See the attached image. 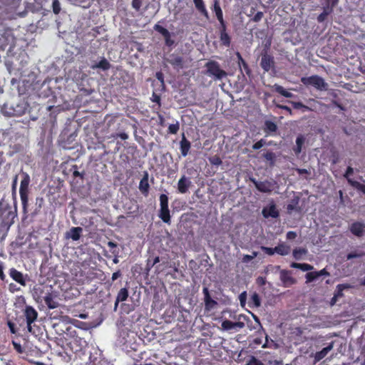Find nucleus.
<instances>
[{"label": "nucleus", "mask_w": 365, "mask_h": 365, "mask_svg": "<svg viewBox=\"0 0 365 365\" xmlns=\"http://www.w3.org/2000/svg\"><path fill=\"white\" fill-rule=\"evenodd\" d=\"M142 5L141 0H133L132 1V6L133 9H135L136 11H139Z\"/></svg>", "instance_id": "nucleus-61"}, {"label": "nucleus", "mask_w": 365, "mask_h": 365, "mask_svg": "<svg viewBox=\"0 0 365 365\" xmlns=\"http://www.w3.org/2000/svg\"><path fill=\"white\" fill-rule=\"evenodd\" d=\"M44 204V199L42 197H37L36 198V210H35V214L38 213L40 210L42 208L43 205Z\"/></svg>", "instance_id": "nucleus-43"}, {"label": "nucleus", "mask_w": 365, "mask_h": 365, "mask_svg": "<svg viewBox=\"0 0 365 365\" xmlns=\"http://www.w3.org/2000/svg\"><path fill=\"white\" fill-rule=\"evenodd\" d=\"M202 293L204 294V302H205V309L207 310H210L217 304V302L214 299H212L207 287H203Z\"/></svg>", "instance_id": "nucleus-17"}, {"label": "nucleus", "mask_w": 365, "mask_h": 365, "mask_svg": "<svg viewBox=\"0 0 365 365\" xmlns=\"http://www.w3.org/2000/svg\"><path fill=\"white\" fill-rule=\"evenodd\" d=\"M273 88L275 92L285 98H292L293 96V94L291 92L287 91L286 89L284 88L283 86L280 85L274 84Z\"/></svg>", "instance_id": "nucleus-31"}, {"label": "nucleus", "mask_w": 365, "mask_h": 365, "mask_svg": "<svg viewBox=\"0 0 365 365\" xmlns=\"http://www.w3.org/2000/svg\"><path fill=\"white\" fill-rule=\"evenodd\" d=\"M191 148V143L187 139L185 134L184 133L181 135V140L180 141V150L182 156L186 157Z\"/></svg>", "instance_id": "nucleus-12"}, {"label": "nucleus", "mask_w": 365, "mask_h": 365, "mask_svg": "<svg viewBox=\"0 0 365 365\" xmlns=\"http://www.w3.org/2000/svg\"><path fill=\"white\" fill-rule=\"evenodd\" d=\"M297 237V234L294 231H289L287 232L286 238L288 240H294Z\"/></svg>", "instance_id": "nucleus-63"}, {"label": "nucleus", "mask_w": 365, "mask_h": 365, "mask_svg": "<svg viewBox=\"0 0 365 365\" xmlns=\"http://www.w3.org/2000/svg\"><path fill=\"white\" fill-rule=\"evenodd\" d=\"M304 143V138L302 135H299L296 139V146L294 148V152L298 155L302 151V145Z\"/></svg>", "instance_id": "nucleus-36"}, {"label": "nucleus", "mask_w": 365, "mask_h": 365, "mask_svg": "<svg viewBox=\"0 0 365 365\" xmlns=\"http://www.w3.org/2000/svg\"><path fill=\"white\" fill-rule=\"evenodd\" d=\"M52 10L55 14H58L61 10V4L58 0H53Z\"/></svg>", "instance_id": "nucleus-46"}, {"label": "nucleus", "mask_w": 365, "mask_h": 365, "mask_svg": "<svg viewBox=\"0 0 365 365\" xmlns=\"http://www.w3.org/2000/svg\"><path fill=\"white\" fill-rule=\"evenodd\" d=\"M350 232L356 237H362L365 234V224L355 222H353L350 227Z\"/></svg>", "instance_id": "nucleus-13"}, {"label": "nucleus", "mask_w": 365, "mask_h": 365, "mask_svg": "<svg viewBox=\"0 0 365 365\" xmlns=\"http://www.w3.org/2000/svg\"><path fill=\"white\" fill-rule=\"evenodd\" d=\"M262 213L265 218H268L269 217L277 218L279 217V212L274 204H271L269 206L264 207Z\"/></svg>", "instance_id": "nucleus-16"}, {"label": "nucleus", "mask_w": 365, "mask_h": 365, "mask_svg": "<svg viewBox=\"0 0 365 365\" xmlns=\"http://www.w3.org/2000/svg\"><path fill=\"white\" fill-rule=\"evenodd\" d=\"M297 203L298 200H292V202L287 205V210L289 211L295 210L297 209Z\"/></svg>", "instance_id": "nucleus-64"}, {"label": "nucleus", "mask_w": 365, "mask_h": 365, "mask_svg": "<svg viewBox=\"0 0 365 365\" xmlns=\"http://www.w3.org/2000/svg\"><path fill=\"white\" fill-rule=\"evenodd\" d=\"M148 181L149 175L148 172H145L138 186L139 190L145 197H147L149 194L150 185Z\"/></svg>", "instance_id": "nucleus-9"}, {"label": "nucleus", "mask_w": 365, "mask_h": 365, "mask_svg": "<svg viewBox=\"0 0 365 365\" xmlns=\"http://www.w3.org/2000/svg\"><path fill=\"white\" fill-rule=\"evenodd\" d=\"M290 267L295 269H299L303 272L312 271L314 267L307 263L292 262Z\"/></svg>", "instance_id": "nucleus-27"}, {"label": "nucleus", "mask_w": 365, "mask_h": 365, "mask_svg": "<svg viewBox=\"0 0 365 365\" xmlns=\"http://www.w3.org/2000/svg\"><path fill=\"white\" fill-rule=\"evenodd\" d=\"M263 130L267 133V135H270L271 133L277 131V125L274 122L267 120L264 122Z\"/></svg>", "instance_id": "nucleus-25"}, {"label": "nucleus", "mask_w": 365, "mask_h": 365, "mask_svg": "<svg viewBox=\"0 0 365 365\" xmlns=\"http://www.w3.org/2000/svg\"><path fill=\"white\" fill-rule=\"evenodd\" d=\"M212 9L215 12L218 21L224 20L223 12L217 0H215Z\"/></svg>", "instance_id": "nucleus-28"}, {"label": "nucleus", "mask_w": 365, "mask_h": 365, "mask_svg": "<svg viewBox=\"0 0 365 365\" xmlns=\"http://www.w3.org/2000/svg\"><path fill=\"white\" fill-rule=\"evenodd\" d=\"M12 345L15 351L19 354H23L24 352V349L21 345L20 342H18L15 340L12 341Z\"/></svg>", "instance_id": "nucleus-51"}, {"label": "nucleus", "mask_w": 365, "mask_h": 365, "mask_svg": "<svg viewBox=\"0 0 365 365\" xmlns=\"http://www.w3.org/2000/svg\"><path fill=\"white\" fill-rule=\"evenodd\" d=\"M247 365H283L282 361L277 359L265 361V364L261 362L255 357H252Z\"/></svg>", "instance_id": "nucleus-20"}, {"label": "nucleus", "mask_w": 365, "mask_h": 365, "mask_svg": "<svg viewBox=\"0 0 365 365\" xmlns=\"http://www.w3.org/2000/svg\"><path fill=\"white\" fill-rule=\"evenodd\" d=\"M264 17V13L262 11H257L255 15L251 18V21L253 22H259Z\"/></svg>", "instance_id": "nucleus-53"}, {"label": "nucleus", "mask_w": 365, "mask_h": 365, "mask_svg": "<svg viewBox=\"0 0 365 365\" xmlns=\"http://www.w3.org/2000/svg\"><path fill=\"white\" fill-rule=\"evenodd\" d=\"M168 62L174 67L178 68H183V58L180 56L171 55Z\"/></svg>", "instance_id": "nucleus-23"}, {"label": "nucleus", "mask_w": 365, "mask_h": 365, "mask_svg": "<svg viewBox=\"0 0 365 365\" xmlns=\"http://www.w3.org/2000/svg\"><path fill=\"white\" fill-rule=\"evenodd\" d=\"M365 256V253L362 251H355V252H350L347 255H346V259L347 260H349V259H352L354 258H359V257H362Z\"/></svg>", "instance_id": "nucleus-42"}, {"label": "nucleus", "mask_w": 365, "mask_h": 365, "mask_svg": "<svg viewBox=\"0 0 365 365\" xmlns=\"http://www.w3.org/2000/svg\"><path fill=\"white\" fill-rule=\"evenodd\" d=\"M255 187L261 192L269 193L275 187L276 182L274 180L258 181L256 179L251 180Z\"/></svg>", "instance_id": "nucleus-8"}, {"label": "nucleus", "mask_w": 365, "mask_h": 365, "mask_svg": "<svg viewBox=\"0 0 365 365\" xmlns=\"http://www.w3.org/2000/svg\"><path fill=\"white\" fill-rule=\"evenodd\" d=\"M128 297V290L127 288H121L117 294V302H124Z\"/></svg>", "instance_id": "nucleus-35"}, {"label": "nucleus", "mask_w": 365, "mask_h": 365, "mask_svg": "<svg viewBox=\"0 0 365 365\" xmlns=\"http://www.w3.org/2000/svg\"><path fill=\"white\" fill-rule=\"evenodd\" d=\"M334 341L329 343L326 347L323 348L321 351L315 353L314 356V364H317L322 359H323L328 353L333 349Z\"/></svg>", "instance_id": "nucleus-14"}, {"label": "nucleus", "mask_w": 365, "mask_h": 365, "mask_svg": "<svg viewBox=\"0 0 365 365\" xmlns=\"http://www.w3.org/2000/svg\"><path fill=\"white\" fill-rule=\"evenodd\" d=\"M159 217L167 224H170V210L168 209H160Z\"/></svg>", "instance_id": "nucleus-30"}, {"label": "nucleus", "mask_w": 365, "mask_h": 365, "mask_svg": "<svg viewBox=\"0 0 365 365\" xmlns=\"http://www.w3.org/2000/svg\"><path fill=\"white\" fill-rule=\"evenodd\" d=\"M236 55H237V57L238 59L239 66L240 68L242 67L244 68V70L245 71L246 73L249 75L251 73V71L249 68L247 63L245 61V60L242 58V56H241V54L239 52H237Z\"/></svg>", "instance_id": "nucleus-32"}, {"label": "nucleus", "mask_w": 365, "mask_h": 365, "mask_svg": "<svg viewBox=\"0 0 365 365\" xmlns=\"http://www.w3.org/2000/svg\"><path fill=\"white\" fill-rule=\"evenodd\" d=\"M160 209H168V197L165 194H161L159 197Z\"/></svg>", "instance_id": "nucleus-39"}, {"label": "nucleus", "mask_w": 365, "mask_h": 365, "mask_svg": "<svg viewBox=\"0 0 365 365\" xmlns=\"http://www.w3.org/2000/svg\"><path fill=\"white\" fill-rule=\"evenodd\" d=\"M260 66L264 72L275 70V61L274 56L264 49L261 53Z\"/></svg>", "instance_id": "nucleus-6"}, {"label": "nucleus", "mask_w": 365, "mask_h": 365, "mask_svg": "<svg viewBox=\"0 0 365 365\" xmlns=\"http://www.w3.org/2000/svg\"><path fill=\"white\" fill-rule=\"evenodd\" d=\"M191 181L189 178L182 175L178 182V190L180 193L185 194L188 191L189 187L191 186Z\"/></svg>", "instance_id": "nucleus-15"}, {"label": "nucleus", "mask_w": 365, "mask_h": 365, "mask_svg": "<svg viewBox=\"0 0 365 365\" xmlns=\"http://www.w3.org/2000/svg\"><path fill=\"white\" fill-rule=\"evenodd\" d=\"M351 184L354 185L359 190L365 194V184H361L358 182H353Z\"/></svg>", "instance_id": "nucleus-58"}, {"label": "nucleus", "mask_w": 365, "mask_h": 365, "mask_svg": "<svg viewBox=\"0 0 365 365\" xmlns=\"http://www.w3.org/2000/svg\"><path fill=\"white\" fill-rule=\"evenodd\" d=\"M263 157L269 162L270 165H274L276 160V155L273 152L267 151L263 154Z\"/></svg>", "instance_id": "nucleus-40"}, {"label": "nucleus", "mask_w": 365, "mask_h": 365, "mask_svg": "<svg viewBox=\"0 0 365 365\" xmlns=\"http://www.w3.org/2000/svg\"><path fill=\"white\" fill-rule=\"evenodd\" d=\"M292 104L295 109H303L304 111L310 110L308 106L304 105L302 102H292Z\"/></svg>", "instance_id": "nucleus-52"}, {"label": "nucleus", "mask_w": 365, "mask_h": 365, "mask_svg": "<svg viewBox=\"0 0 365 365\" xmlns=\"http://www.w3.org/2000/svg\"><path fill=\"white\" fill-rule=\"evenodd\" d=\"M305 278H306V282L309 283V282H314V280L317 279L319 277H318L317 271H314V272H307L305 275Z\"/></svg>", "instance_id": "nucleus-41"}, {"label": "nucleus", "mask_w": 365, "mask_h": 365, "mask_svg": "<svg viewBox=\"0 0 365 365\" xmlns=\"http://www.w3.org/2000/svg\"><path fill=\"white\" fill-rule=\"evenodd\" d=\"M275 251L279 255L286 256L290 253L291 247L285 242H280L275 247Z\"/></svg>", "instance_id": "nucleus-21"}, {"label": "nucleus", "mask_w": 365, "mask_h": 365, "mask_svg": "<svg viewBox=\"0 0 365 365\" xmlns=\"http://www.w3.org/2000/svg\"><path fill=\"white\" fill-rule=\"evenodd\" d=\"M257 256V252L254 251L252 252V255H244L242 259V262L244 263H248L251 260H252L255 257Z\"/></svg>", "instance_id": "nucleus-50"}, {"label": "nucleus", "mask_w": 365, "mask_h": 365, "mask_svg": "<svg viewBox=\"0 0 365 365\" xmlns=\"http://www.w3.org/2000/svg\"><path fill=\"white\" fill-rule=\"evenodd\" d=\"M211 165L219 166L222 163L221 158L218 155H214L209 158Z\"/></svg>", "instance_id": "nucleus-49"}, {"label": "nucleus", "mask_w": 365, "mask_h": 365, "mask_svg": "<svg viewBox=\"0 0 365 365\" xmlns=\"http://www.w3.org/2000/svg\"><path fill=\"white\" fill-rule=\"evenodd\" d=\"M21 184L19 187V195L22 204V211L24 215L28 212L29 195L30 192L29 185L31 178L29 175L24 171L21 172Z\"/></svg>", "instance_id": "nucleus-3"}, {"label": "nucleus", "mask_w": 365, "mask_h": 365, "mask_svg": "<svg viewBox=\"0 0 365 365\" xmlns=\"http://www.w3.org/2000/svg\"><path fill=\"white\" fill-rule=\"evenodd\" d=\"M220 26H219V31L220 33L227 32V24L225 21V20L220 21Z\"/></svg>", "instance_id": "nucleus-60"}, {"label": "nucleus", "mask_w": 365, "mask_h": 365, "mask_svg": "<svg viewBox=\"0 0 365 365\" xmlns=\"http://www.w3.org/2000/svg\"><path fill=\"white\" fill-rule=\"evenodd\" d=\"M151 101L158 104V110H159L161 107V97L159 94L153 92L151 97Z\"/></svg>", "instance_id": "nucleus-48"}, {"label": "nucleus", "mask_w": 365, "mask_h": 365, "mask_svg": "<svg viewBox=\"0 0 365 365\" xmlns=\"http://www.w3.org/2000/svg\"><path fill=\"white\" fill-rule=\"evenodd\" d=\"M308 250L304 247H297L293 250L292 256L296 260L302 259V256L307 255Z\"/></svg>", "instance_id": "nucleus-29"}, {"label": "nucleus", "mask_w": 365, "mask_h": 365, "mask_svg": "<svg viewBox=\"0 0 365 365\" xmlns=\"http://www.w3.org/2000/svg\"><path fill=\"white\" fill-rule=\"evenodd\" d=\"M196 9L207 19H209V14L205 8L202 0H193Z\"/></svg>", "instance_id": "nucleus-24"}, {"label": "nucleus", "mask_w": 365, "mask_h": 365, "mask_svg": "<svg viewBox=\"0 0 365 365\" xmlns=\"http://www.w3.org/2000/svg\"><path fill=\"white\" fill-rule=\"evenodd\" d=\"M332 12L329 7H323V11L317 16V21L323 23Z\"/></svg>", "instance_id": "nucleus-33"}, {"label": "nucleus", "mask_w": 365, "mask_h": 365, "mask_svg": "<svg viewBox=\"0 0 365 365\" xmlns=\"http://www.w3.org/2000/svg\"><path fill=\"white\" fill-rule=\"evenodd\" d=\"M280 279L284 286L292 285L296 282L295 279L291 276L290 271L285 269L280 272Z\"/></svg>", "instance_id": "nucleus-18"}, {"label": "nucleus", "mask_w": 365, "mask_h": 365, "mask_svg": "<svg viewBox=\"0 0 365 365\" xmlns=\"http://www.w3.org/2000/svg\"><path fill=\"white\" fill-rule=\"evenodd\" d=\"M24 315L26 320L27 329L29 332L34 333L33 331L32 323H34L37 317V311L31 306L26 305L24 310Z\"/></svg>", "instance_id": "nucleus-7"}, {"label": "nucleus", "mask_w": 365, "mask_h": 365, "mask_svg": "<svg viewBox=\"0 0 365 365\" xmlns=\"http://www.w3.org/2000/svg\"><path fill=\"white\" fill-rule=\"evenodd\" d=\"M43 298L45 304L49 309H53L58 307V303L54 299L51 293H47Z\"/></svg>", "instance_id": "nucleus-22"}, {"label": "nucleus", "mask_w": 365, "mask_h": 365, "mask_svg": "<svg viewBox=\"0 0 365 365\" xmlns=\"http://www.w3.org/2000/svg\"><path fill=\"white\" fill-rule=\"evenodd\" d=\"M60 341L67 354L68 351H70L79 357L85 354V349L88 345L87 341L79 335L76 329L68 327Z\"/></svg>", "instance_id": "nucleus-1"}, {"label": "nucleus", "mask_w": 365, "mask_h": 365, "mask_svg": "<svg viewBox=\"0 0 365 365\" xmlns=\"http://www.w3.org/2000/svg\"><path fill=\"white\" fill-rule=\"evenodd\" d=\"M261 250L264 253H266L267 255H270V256L277 253V251H275V247H267L262 246Z\"/></svg>", "instance_id": "nucleus-54"}, {"label": "nucleus", "mask_w": 365, "mask_h": 365, "mask_svg": "<svg viewBox=\"0 0 365 365\" xmlns=\"http://www.w3.org/2000/svg\"><path fill=\"white\" fill-rule=\"evenodd\" d=\"M179 129H180V124L177 121L175 123L170 124L168 126V133H170V134H176L178 132Z\"/></svg>", "instance_id": "nucleus-45"}, {"label": "nucleus", "mask_w": 365, "mask_h": 365, "mask_svg": "<svg viewBox=\"0 0 365 365\" xmlns=\"http://www.w3.org/2000/svg\"><path fill=\"white\" fill-rule=\"evenodd\" d=\"M220 40L222 45L229 47L231 44V37L227 34V32L220 33Z\"/></svg>", "instance_id": "nucleus-34"}, {"label": "nucleus", "mask_w": 365, "mask_h": 365, "mask_svg": "<svg viewBox=\"0 0 365 365\" xmlns=\"http://www.w3.org/2000/svg\"><path fill=\"white\" fill-rule=\"evenodd\" d=\"M82 232L83 229L81 227H73L66 233V237L71 238L73 241H77L80 239Z\"/></svg>", "instance_id": "nucleus-19"}, {"label": "nucleus", "mask_w": 365, "mask_h": 365, "mask_svg": "<svg viewBox=\"0 0 365 365\" xmlns=\"http://www.w3.org/2000/svg\"><path fill=\"white\" fill-rule=\"evenodd\" d=\"M266 144V141L264 139H261L252 145L253 150H259Z\"/></svg>", "instance_id": "nucleus-56"}, {"label": "nucleus", "mask_w": 365, "mask_h": 365, "mask_svg": "<svg viewBox=\"0 0 365 365\" xmlns=\"http://www.w3.org/2000/svg\"><path fill=\"white\" fill-rule=\"evenodd\" d=\"M349 288V285L346 284H339L336 286V291L334 295V299L341 297L343 296V291L345 289Z\"/></svg>", "instance_id": "nucleus-37"}, {"label": "nucleus", "mask_w": 365, "mask_h": 365, "mask_svg": "<svg viewBox=\"0 0 365 365\" xmlns=\"http://www.w3.org/2000/svg\"><path fill=\"white\" fill-rule=\"evenodd\" d=\"M17 218V207L16 204L12 207L3 197L0 200V240H4L8 232Z\"/></svg>", "instance_id": "nucleus-2"}, {"label": "nucleus", "mask_w": 365, "mask_h": 365, "mask_svg": "<svg viewBox=\"0 0 365 365\" xmlns=\"http://www.w3.org/2000/svg\"><path fill=\"white\" fill-rule=\"evenodd\" d=\"M26 107L25 104H21V105L18 104L16 106V109H14L13 113H11V114L13 115L21 116L26 113Z\"/></svg>", "instance_id": "nucleus-38"}, {"label": "nucleus", "mask_w": 365, "mask_h": 365, "mask_svg": "<svg viewBox=\"0 0 365 365\" xmlns=\"http://www.w3.org/2000/svg\"><path fill=\"white\" fill-rule=\"evenodd\" d=\"M9 274L13 280H14L15 282H16L17 283L20 284L22 286H26V281L22 272L18 271L15 268H11L9 269Z\"/></svg>", "instance_id": "nucleus-11"}, {"label": "nucleus", "mask_w": 365, "mask_h": 365, "mask_svg": "<svg viewBox=\"0 0 365 365\" xmlns=\"http://www.w3.org/2000/svg\"><path fill=\"white\" fill-rule=\"evenodd\" d=\"M154 29L155 31L160 33L163 36H168L169 33V31L167 29L163 27L162 26L158 24L154 26Z\"/></svg>", "instance_id": "nucleus-44"}, {"label": "nucleus", "mask_w": 365, "mask_h": 365, "mask_svg": "<svg viewBox=\"0 0 365 365\" xmlns=\"http://www.w3.org/2000/svg\"><path fill=\"white\" fill-rule=\"evenodd\" d=\"M324 7H329L333 11L334 8L338 4L339 0H324Z\"/></svg>", "instance_id": "nucleus-47"}, {"label": "nucleus", "mask_w": 365, "mask_h": 365, "mask_svg": "<svg viewBox=\"0 0 365 365\" xmlns=\"http://www.w3.org/2000/svg\"><path fill=\"white\" fill-rule=\"evenodd\" d=\"M222 328L224 330H231V329H241L245 327V323L243 322H233L230 320H224L221 324Z\"/></svg>", "instance_id": "nucleus-10"}, {"label": "nucleus", "mask_w": 365, "mask_h": 365, "mask_svg": "<svg viewBox=\"0 0 365 365\" xmlns=\"http://www.w3.org/2000/svg\"><path fill=\"white\" fill-rule=\"evenodd\" d=\"M110 66H111V65L108 62V61L106 58H105L104 57H103L98 63H97L95 65H92L91 68H93V69L101 68L103 71H108V69H110Z\"/></svg>", "instance_id": "nucleus-26"}, {"label": "nucleus", "mask_w": 365, "mask_h": 365, "mask_svg": "<svg viewBox=\"0 0 365 365\" xmlns=\"http://www.w3.org/2000/svg\"><path fill=\"white\" fill-rule=\"evenodd\" d=\"M302 83L305 86H312L319 91L327 90V83L324 78L318 75H313L309 77H303Z\"/></svg>", "instance_id": "nucleus-5"}, {"label": "nucleus", "mask_w": 365, "mask_h": 365, "mask_svg": "<svg viewBox=\"0 0 365 365\" xmlns=\"http://www.w3.org/2000/svg\"><path fill=\"white\" fill-rule=\"evenodd\" d=\"M108 246L110 249V252L114 254L115 255H118V252L116 250L117 248V244L114 242L109 241L108 242Z\"/></svg>", "instance_id": "nucleus-57"}, {"label": "nucleus", "mask_w": 365, "mask_h": 365, "mask_svg": "<svg viewBox=\"0 0 365 365\" xmlns=\"http://www.w3.org/2000/svg\"><path fill=\"white\" fill-rule=\"evenodd\" d=\"M163 37L165 38L166 46H171L174 44V41L171 39V35L170 32L168 33V36Z\"/></svg>", "instance_id": "nucleus-62"}, {"label": "nucleus", "mask_w": 365, "mask_h": 365, "mask_svg": "<svg viewBox=\"0 0 365 365\" xmlns=\"http://www.w3.org/2000/svg\"><path fill=\"white\" fill-rule=\"evenodd\" d=\"M156 78L161 83V86L165 87L164 75L161 71H158L155 74Z\"/></svg>", "instance_id": "nucleus-59"}, {"label": "nucleus", "mask_w": 365, "mask_h": 365, "mask_svg": "<svg viewBox=\"0 0 365 365\" xmlns=\"http://www.w3.org/2000/svg\"><path fill=\"white\" fill-rule=\"evenodd\" d=\"M205 67L206 68V74L215 80H222L227 76V72L220 68L217 61H209L205 63Z\"/></svg>", "instance_id": "nucleus-4"}, {"label": "nucleus", "mask_w": 365, "mask_h": 365, "mask_svg": "<svg viewBox=\"0 0 365 365\" xmlns=\"http://www.w3.org/2000/svg\"><path fill=\"white\" fill-rule=\"evenodd\" d=\"M251 302L255 307H258L260 306V299L257 294L255 293L251 297Z\"/></svg>", "instance_id": "nucleus-55"}]
</instances>
